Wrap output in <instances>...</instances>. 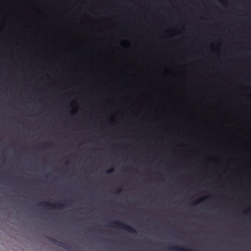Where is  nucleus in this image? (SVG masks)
Returning <instances> with one entry per match:
<instances>
[{"label":"nucleus","mask_w":251,"mask_h":251,"mask_svg":"<svg viewBox=\"0 0 251 251\" xmlns=\"http://www.w3.org/2000/svg\"><path fill=\"white\" fill-rule=\"evenodd\" d=\"M112 224L114 225V226L118 227L121 229L125 230L128 232L131 233H134L136 232L135 230L133 227L128 225H125L119 221H114L112 222Z\"/></svg>","instance_id":"1"},{"label":"nucleus","mask_w":251,"mask_h":251,"mask_svg":"<svg viewBox=\"0 0 251 251\" xmlns=\"http://www.w3.org/2000/svg\"><path fill=\"white\" fill-rule=\"evenodd\" d=\"M38 206L43 205L45 207H51V208H64L65 207V204L59 203L56 204H51L49 202H42L39 203L37 204Z\"/></svg>","instance_id":"2"},{"label":"nucleus","mask_w":251,"mask_h":251,"mask_svg":"<svg viewBox=\"0 0 251 251\" xmlns=\"http://www.w3.org/2000/svg\"><path fill=\"white\" fill-rule=\"evenodd\" d=\"M53 244L56 245L59 247H62V248L66 250H70V246L66 243L62 242L61 241H59L55 239H52V243Z\"/></svg>","instance_id":"3"},{"label":"nucleus","mask_w":251,"mask_h":251,"mask_svg":"<svg viewBox=\"0 0 251 251\" xmlns=\"http://www.w3.org/2000/svg\"><path fill=\"white\" fill-rule=\"evenodd\" d=\"M113 171H114L113 169H111L107 171L106 173L108 174H110L112 173L113 172Z\"/></svg>","instance_id":"4"},{"label":"nucleus","mask_w":251,"mask_h":251,"mask_svg":"<svg viewBox=\"0 0 251 251\" xmlns=\"http://www.w3.org/2000/svg\"><path fill=\"white\" fill-rule=\"evenodd\" d=\"M47 238L51 243H52V239H54L53 238L50 237H47Z\"/></svg>","instance_id":"5"},{"label":"nucleus","mask_w":251,"mask_h":251,"mask_svg":"<svg viewBox=\"0 0 251 251\" xmlns=\"http://www.w3.org/2000/svg\"><path fill=\"white\" fill-rule=\"evenodd\" d=\"M47 238L51 243H52V239H54L53 238L50 237H47Z\"/></svg>","instance_id":"6"},{"label":"nucleus","mask_w":251,"mask_h":251,"mask_svg":"<svg viewBox=\"0 0 251 251\" xmlns=\"http://www.w3.org/2000/svg\"><path fill=\"white\" fill-rule=\"evenodd\" d=\"M201 200H200L197 201H195V202L193 203V204H194V205H195V204H198V203H200V202L201 201Z\"/></svg>","instance_id":"7"},{"label":"nucleus","mask_w":251,"mask_h":251,"mask_svg":"<svg viewBox=\"0 0 251 251\" xmlns=\"http://www.w3.org/2000/svg\"><path fill=\"white\" fill-rule=\"evenodd\" d=\"M122 191V189H118L117 191H116V193L117 194H119L120 193H121Z\"/></svg>","instance_id":"8"},{"label":"nucleus","mask_w":251,"mask_h":251,"mask_svg":"<svg viewBox=\"0 0 251 251\" xmlns=\"http://www.w3.org/2000/svg\"><path fill=\"white\" fill-rule=\"evenodd\" d=\"M68 163V161H67L66 162V164H67Z\"/></svg>","instance_id":"9"}]
</instances>
